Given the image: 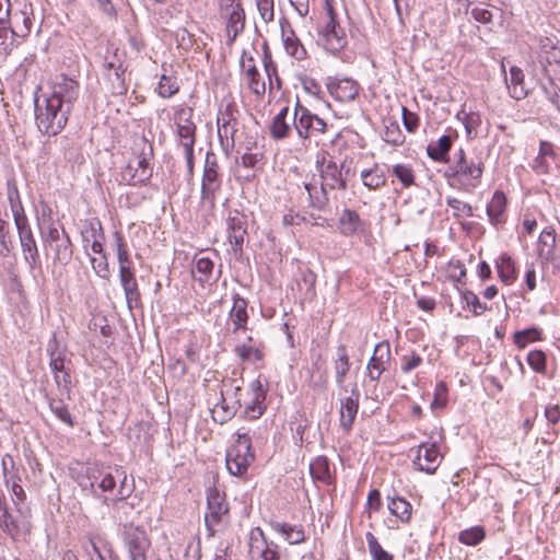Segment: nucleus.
<instances>
[{
    "mask_svg": "<svg viewBox=\"0 0 560 560\" xmlns=\"http://www.w3.org/2000/svg\"><path fill=\"white\" fill-rule=\"evenodd\" d=\"M70 109L47 95L35 97V120L40 132L58 135L67 125Z\"/></svg>",
    "mask_w": 560,
    "mask_h": 560,
    "instance_id": "obj_1",
    "label": "nucleus"
},
{
    "mask_svg": "<svg viewBox=\"0 0 560 560\" xmlns=\"http://www.w3.org/2000/svg\"><path fill=\"white\" fill-rule=\"evenodd\" d=\"M10 203L24 260L33 271L40 267V259L30 221L19 197L16 200L10 197Z\"/></svg>",
    "mask_w": 560,
    "mask_h": 560,
    "instance_id": "obj_2",
    "label": "nucleus"
},
{
    "mask_svg": "<svg viewBox=\"0 0 560 560\" xmlns=\"http://www.w3.org/2000/svg\"><path fill=\"white\" fill-rule=\"evenodd\" d=\"M230 506L225 492L215 485L207 488V512L205 525L209 537H213L229 523Z\"/></svg>",
    "mask_w": 560,
    "mask_h": 560,
    "instance_id": "obj_3",
    "label": "nucleus"
},
{
    "mask_svg": "<svg viewBox=\"0 0 560 560\" xmlns=\"http://www.w3.org/2000/svg\"><path fill=\"white\" fill-rule=\"evenodd\" d=\"M299 140L305 148L310 145H324L332 126L328 125L318 115L311 112L293 124Z\"/></svg>",
    "mask_w": 560,
    "mask_h": 560,
    "instance_id": "obj_4",
    "label": "nucleus"
},
{
    "mask_svg": "<svg viewBox=\"0 0 560 560\" xmlns=\"http://www.w3.org/2000/svg\"><path fill=\"white\" fill-rule=\"evenodd\" d=\"M236 436L235 444L226 452V468L233 476H243L255 460V454L248 432L238 431Z\"/></svg>",
    "mask_w": 560,
    "mask_h": 560,
    "instance_id": "obj_5",
    "label": "nucleus"
},
{
    "mask_svg": "<svg viewBox=\"0 0 560 560\" xmlns=\"http://www.w3.org/2000/svg\"><path fill=\"white\" fill-rule=\"evenodd\" d=\"M222 188V174L220 173V165L217 155L212 151L206 153L200 200L201 203L213 209L217 201V195Z\"/></svg>",
    "mask_w": 560,
    "mask_h": 560,
    "instance_id": "obj_6",
    "label": "nucleus"
},
{
    "mask_svg": "<svg viewBox=\"0 0 560 560\" xmlns=\"http://www.w3.org/2000/svg\"><path fill=\"white\" fill-rule=\"evenodd\" d=\"M135 491V481L131 478L128 482H121L118 486L115 498L104 499V503L110 505L114 511V516L120 522V526L125 523H132L133 515L141 513L140 502L136 501V498L129 501L131 494Z\"/></svg>",
    "mask_w": 560,
    "mask_h": 560,
    "instance_id": "obj_7",
    "label": "nucleus"
},
{
    "mask_svg": "<svg viewBox=\"0 0 560 560\" xmlns=\"http://www.w3.org/2000/svg\"><path fill=\"white\" fill-rule=\"evenodd\" d=\"M119 534L130 560H148L151 539L142 526L125 523L121 525Z\"/></svg>",
    "mask_w": 560,
    "mask_h": 560,
    "instance_id": "obj_8",
    "label": "nucleus"
},
{
    "mask_svg": "<svg viewBox=\"0 0 560 560\" xmlns=\"http://www.w3.org/2000/svg\"><path fill=\"white\" fill-rule=\"evenodd\" d=\"M86 478L90 481V487L94 493L95 487H97L102 492H113L116 488L117 482L121 485V482H128V477L126 471L120 467H104L97 464H94L86 469Z\"/></svg>",
    "mask_w": 560,
    "mask_h": 560,
    "instance_id": "obj_9",
    "label": "nucleus"
},
{
    "mask_svg": "<svg viewBox=\"0 0 560 560\" xmlns=\"http://www.w3.org/2000/svg\"><path fill=\"white\" fill-rule=\"evenodd\" d=\"M350 168H345V164L338 165L335 161L323 160L319 173L322 178V185L329 189L346 190L347 189V176Z\"/></svg>",
    "mask_w": 560,
    "mask_h": 560,
    "instance_id": "obj_10",
    "label": "nucleus"
},
{
    "mask_svg": "<svg viewBox=\"0 0 560 560\" xmlns=\"http://www.w3.org/2000/svg\"><path fill=\"white\" fill-rule=\"evenodd\" d=\"M392 360L390 345L383 340L374 347V351L366 364L368 377L372 382H378L383 373L388 369Z\"/></svg>",
    "mask_w": 560,
    "mask_h": 560,
    "instance_id": "obj_11",
    "label": "nucleus"
},
{
    "mask_svg": "<svg viewBox=\"0 0 560 560\" xmlns=\"http://www.w3.org/2000/svg\"><path fill=\"white\" fill-rule=\"evenodd\" d=\"M482 163L475 162L474 160L468 161L464 149H459L454 154V161L450 171L446 172L447 178H457L464 176L470 179H479L482 175Z\"/></svg>",
    "mask_w": 560,
    "mask_h": 560,
    "instance_id": "obj_12",
    "label": "nucleus"
},
{
    "mask_svg": "<svg viewBox=\"0 0 560 560\" xmlns=\"http://www.w3.org/2000/svg\"><path fill=\"white\" fill-rule=\"evenodd\" d=\"M249 555L252 558H261L262 560H280L278 545L268 542L264 532L257 527L250 532Z\"/></svg>",
    "mask_w": 560,
    "mask_h": 560,
    "instance_id": "obj_13",
    "label": "nucleus"
},
{
    "mask_svg": "<svg viewBox=\"0 0 560 560\" xmlns=\"http://www.w3.org/2000/svg\"><path fill=\"white\" fill-rule=\"evenodd\" d=\"M79 96V83L67 75H60L57 78L52 86V92L48 95V98H56L60 101L62 106L68 107L70 110L73 103Z\"/></svg>",
    "mask_w": 560,
    "mask_h": 560,
    "instance_id": "obj_14",
    "label": "nucleus"
},
{
    "mask_svg": "<svg viewBox=\"0 0 560 560\" xmlns=\"http://www.w3.org/2000/svg\"><path fill=\"white\" fill-rule=\"evenodd\" d=\"M246 222V217L243 213L236 210L229 212L226 219L229 240L233 245L234 253L238 255L243 253L244 238L247 234Z\"/></svg>",
    "mask_w": 560,
    "mask_h": 560,
    "instance_id": "obj_15",
    "label": "nucleus"
},
{
    "mask_svg": "<svg viewBox=\"0 0 560 560\" xmlns=\"http://www.w3.org/2000/svg\"><path fill=\"white\" fill-rule=\"evenodd\" d=\"M360 390L357 383H353L350 396L340 399V425L345 431H350L359 410Z\"/></svg>",
    "mask_w": 560,
    "mask_h": 560,
    "instance_id": "obj_16",
    "label": "nucleus"
},
{
    "mask_svg": "<svg viewBox=\"0 0 560 560\" xmlns=\"http://www.w3.org/2000/svg\"><path fill=\"white\" fill-rule=\"evenodd\" d=\"M151 176L152 170L145 155L131 160L122 172V178L132 186L148 182Z\"/></svg>",
    "mask_w": 560,
    "mask_h": 560,
    "instance_id": "obj_17",
    "label": "nucleus"
},
{
    "mask_svg": "<svg viewBox=\"0 0 560 560\" xmlns=\"http://www.w3.org/2000/svg\"><path fill=\"white\" fill-rule=\"evenodd\" d=\"M265 399L266 392L262 387V384L259 380H256L250 383V400L244 401V412L243 418L255 420L258 419L265 411Z\"/></svg>",
    "mask_w": 560,
    "mask_h": 560,
    "instance_id": "obj_18",
    "label": "nucleus"
},
{
    "mask_svg": "<svg viewBox=\"0 0 560 560\" xmlns=\"http://www.w3.org/2000/svg\"><path fill=\"white\" fill-rule=\"evenodd\" d=\"M441 458L439 448L435 444L422 443L419 446L413 464L419 470L425 471L427 474H433L438 469Z\"/></svg>",
    "mask_w": 560,
    "mask_h": 560,
    "instance_id": "obj_19",
    "label": "nucleus"
},
{
    "mask_svg": "<svg viewBox=\"0 0 560 560\" xmlns=\"http://www.w3.org/2000/svg\"><path fill=\"white\" fill-rule=\"evenodd\" d=\"M119 281L122 287L127 305L130 310L141 303V294L132 268H119Z\"/></svg>",
    "mask_w": 560,
    "mask_h": 560,
    "instance_id": "obj_20",
    "label": "nucleus"
},
{
    "mask_svg": "<svg viewBox=\"0 0 560 560\" xmlns=\"http://www.w3.org/2000/svg\"><path fill=\"white\" fill-rule=\"evenodd\" d=\"M326 85L329 94L342 103L353 101L358 95V84L350 79L329 78Z\"/></svg>",
    "mask_w": 560,
    "mask_h": 560,
    "instance_id": "obj_21",
    "label": "nucleus"
},
{
    "mask_svg": "<svg viewBox=\"0 0 560 560\" xmlns=\"http://www.w3.org/2000/svg\"><path fill=\"white\" fill-rule=\"evenodd\" d=\"M240 63L248 79L249 90L258 96L264 95L266 91V84L260 79V74L255 66L253 56L244 50Z\"/></svg>",
    "mask_w": 560,
    "mask_h": 560,
    "instance_id": "obj_22",
    "label": "nucleus"
},
{
    "mask_svg": "<svg viewBox=\"0 0 560 560\" xmlns=\"http://www.w3.org/2000/svg\"><path fill=\"white\" fill-rule=\"evenodd\" d=\"M338 225L342 235L352 236L354 234L364 233L368 223L360 218L357 211L343 209L338 219Z\"/></svg>",
    "mask_w": 560,
    "mask_h": 560,
    "instance_id": "obj_23",
    "label": "nucleus"
},
{
    "mask_svg": "<svg viewBox=\"0 0 560 560\" xmlns=\"http://www.w3.org/2000/svg\"><path fill=\"white\" fill-rule=\"evenodd\" d=\"M81 235L85 248L91 246V249L95 254H103L102 241L104 240V233L102 224L97 219L88 221L81 232Z\"/></svg>",
    "mask_w": 560,
    "mask_h": 560,
    "instance_id": "obj_24",
    "label": "nucleus"
},
{
    "mask_svg": "<svg viewBox=\"0 0 560 560\" xmlns=\"http://www.w3.org/2000/svg\"><path fill=\"white\" fill-rule=\"evenodd\" d=\"M192 109L182 108L176 115L177 135L180 139L182 144L188 142H196V125L191 120Z\"/></svg>",
    "mask_w": 560,
    "mask_h": 560,
    "instance_id": "obj_25",
    "label": "nucleus"
},
{
    "mask_svg": "<svg viewBox=\"0 0 560 560\" xmlns=\"http://www.w3.org/2000/svg\"><path fill=\"white\" fill-rule=\"evenodd\" d=\"M294 130L292 124V117H289V107L284 106L280 112L272 118L269 132L271 138L275 140H283L288 138Z\"/></svg>",
    "mask_w": 560,
    "mask_h": 560,
    "instance_id": "obj_26",
    "label": "nucleus"
},
{
    "mask_svg": "<svg viewBox=\"0 0 560 560\" xmlns=\"http://www.w3.org/2000/svg\"><path fill=\"white\" fill-rule=\"evenodd\" d=\"M226 16V34L228 42L232 44L236 37L244 31L245 27V12L241 3L225 12Z\"/></svg>",
    "mask_w": 560,
    "mask_h": 560,
    "instance_id": "obj_27",
    "label": "nucleus"
},
{
    "mask_svg": "<svg viewBox=\"0 0 560 560\" xmlns=\"http://www.w3.org/2000/svg\"><path fill=\"white\" fill-rule=\"evenodd\" d=\"M229 399H231L230 392L222 389L220 392V401L211 409L212 419L220 424L226 423L237 413L235 411V402H230Z\"/></svg>",
    "mask_w": 560,
    "mask_h": 560,
    "instance_id": "obj_28",
    "label": "nucleus"
},
{
    "mask_svg": "<svg viewBox=\"0 0 560 560\" xmlns=\"http://www.w3.org/2000/svg\"><path fill=\"white\" fill-rule=\"evenodd\" d=\"M350 360L345 345H340L336 350V359L334 361L335 378L337 385L345 392H348L345 385L346 376L350 371Z\"/></svg>",
    "mask_w": 560,
    "mask_h": 560,
    "instance_id": "obj_29",
    "label": "nucleus"
},
{
    "mask_svg": "<svg viewBox=\"0 0 560 560\" xmlns=\"http://www.w3.org/2000/svg\"><path fill=\"white\" fill-rule=\"evenodd\" d=\"M457 138V135H455ZM454 137L451 135L442 136L436 142H432L427 147V153L430 159L440 163H447L450 161V150L453 144Z\"/></svg>",
    "mask_w": 560,
    "mask_h": 560,
    "instance_id": "obj_30",
    "label": "nucleus"
},
{
    "mask_svg": "<svg viewBox=\"0 0 560 560\" xmlns=\"http://www.w3.org/2000/svg\"><path fill=\"white\" fill-rule=\"evenodd\" d=\"M85 551L91 560H118L110 544L102 538L90 539Z\"/></svg>",
    "mask_w": 560,
    "mask_h": 560,
    "instance_id": "obj_31",
    "label": "nucleus"
},
{
    "mask_svg": "<svg viewBox=\"0 0 560 560\" xmlns=\"http://www.w3.org/2000/svg\"><path fill=\"white\" fill-rule=\"evenodd\" d=\"M506 197L503 191L495 190L487 206V214L492 225L498 226L504 222Z\"/></svg>",
    "mask_w": 560,
    "mask_h": 560,
    "instance_id": "obj_32",
    "label": "nucleus"
},
{
    "mask_svg": "<svg viewBox=\"0 0 560 560\" xmlns=\"http://www.w3.org/2000/svg\"><path fill=\"white\" fill-rule=\"evenodd\" d=\"M247 301L240 296V294L233 295V306L230 312V318L234 325L233 332H237L238 330H245L247 328Z\"/></svg>",
    "mask_w": 560,
    "mask_h": 560,
    "instance_id": "obj_33",
    "label": "nucleus"
},
{
    "mask_svg": "<svg viewBox=\"0 0 560 560\" xmlns=\"http://www.w3.org/2000/svg\"><path fill=\"white\" fill-rule=\"evenodd\" d=\"M280 24L282 28V39L285 51L290 56L294 57L296 60H303L306 57V50L302 45L301 40L295 35V32L292 28H290L289 33H285L284 24L290 26L289 22L285 19H283Z\"/></svg>",
    "mask_w": 560,
    "mask_h": 560,
    "instance_id": "obj_34",
    "label": "nucleus"
},
{
    "mask_svg": "<svg viewBox=\"0 0 560 560\" xmlns=\"http://www.w3.org/2000/svg\"><path fill=\"white\" fill-rule=\"evenodd\" d=\"M270 527L279 533L290 545H298L305 540V532L301 525H290L282 522H270Z\"/></svg>",
    "mask_w": 560,
    "mask_h": 560,
    "instance_id": "obj_35",
    "label": "nucleus"
},
{
    "mask_svg": "<svg viewBox=\"0 0 560 560\" xmlns=\"http://www.w3.org/2000/svg\"><path fill=\"white\" fill-rule=\"evenodd\" d=\"M360 177L363 186L370 190H377L386 184L385 173L377 165L362 170Z\"/></svg>",
    "mask_w": 560,
    "mask_h": 560,
    "instance_id": "obj_36",
    "label": "nucleus"
},
{
    "mask_svg": "<svg viewBox=\"0 0 560 560\" xmlns=\"http://www.w3.org/2000/svg\"><path fill=\"white\" fill-rule=\"evenodd\" d=\"M509 84L510 95L515 100H522L527 95V91L524 85V73L522 69L517 67H511L510 78H505Z\"/></svg>",
    "mask_w": 560,
    "mask_h": 560,
    "instance_id": "obj_37",
    "label": "nucleus"
},
{
    "mask_svg": "<svg viewBox=\"0 0 560 560\" xmlns=\"http://www.w3.org/2000/svg\"><path fill=\"white\" fill-rule=\"evenodd\" d=\"M495 266L498 276L503 283L510 284L516 279L517 275L515 262L510 255L505 253L500 255L495 261Z\"/></svg>",
    "mask_w": 560,
    "mask_h": 560,
    "instance_id": "obj_38",
    "label": "nucleus"
},
{
    "mask_svg": "<svg viewBox=\"0 0 560 560\" xmlns=\"http://www.w3.org/2000/svg\"><path fill=\"white\" fill-rule=\"evenodd\" d=\"M322 40L324 47L332 55H338L348 44L347 34L340 25Z\"/></svg>",
    "mask_w": 560,
    "mask_h": 560,
    "instance_id": "obj_39",
    "label": "nucleus"
},
{
    "mask_svg": "<svg viewBox=\"0 0 560 560\" xmlns=\"http://www.w3.org/2000/svg\"><path fill=\"white\" fill-rule=\"evenodd\" d=\"M55 252V261L60 264H68L72 258V243L65 230H62L61 238L54 243L51 246Z\"/></svg>",
    "mask_w": 560,
    "mask_h": 560,
    "instance_id": "obj_40",
    "label": "nucleus"
},
{
    "mask_svg": "<svg viewBox=\"0 0 560 560\" xmlns=\"http://www.w3.org/2000/svg\"><path fill=\"white\" fill-rule=\"evenodd\" d=\"M214 262L209 257H197L195 269L192 270L195 279L201 283H208L212 279Z\"/></svg>",
    "mask_w": 560,
    "mask_h": 560,
    "instance_id": "obj_41",
    "label": "nucleus"
},
{
    "mask_svg": "<svg viewBox=\"0 0 560 560\" xmlns=\"http://www.w3.org/2000/svg\"><path fill=\"white\" fill-rule=\"evenodd\" d=\"M388 510L404 523H408L411 518L412 506L401 497L389 498Z\"/></svg>",
    "mask_w": 560,
    "mask_h": 560,
    "instance_id": "obj_42",
    "label": "nucleus"
},
{
    "mask_svg": "<svg viewBox=\"0 0 560 560\" xmlns=\"http://www.w3.org/2000/svg\"><path fill=\"white\" fill-rule=\"evenodd\" d=\"M540 51L546 61L560 63V40L556 37H544L540 39Z\"/></svg>",
    "mask_w": 560,
    "mask_h": 560,
    "instance_id": "obj_43",
    "label": "nucleus"
},
{
    "mask_svg": "<svg viewBox=\"0 0 560 560\" xmlns=\"http://www.w3.org/2000/svg\"><path fill=\"white\" fill-rule=\"evenodd\" d=\"M237 121L234 120L233 124L230 125H220L218 127V137L221 144V148L229 153L235 145V133L237 131L236 128Z\"/></svg>",
    "mask_w": 560,
    "mask_h": 560,
    "instance_id": "obj_44",
    "label": "nucleus"
},
{
    "mask_svg": "<svg viewBox=\"0 0 560 560\" xmlns=\"http://www.w3.org/2000/svg\"><path fill=\"white\" fill-rule=\"evenodd\" d=\"M316 275L311 269H301L300 279L298 280V288L303 291L305 299H313L315 296Z\"/></svg>",
    "mask_w": 560,
    "mask_h": 560,
    "instance_id": "obj_45",
    "label": "nucleus"
},
{
    "mask_svg": "<svg viewBox=\"0 0 560 560\" xmlns=\"http://www.w3.org/2000/svg\"><path fill=\"white\" fill-rule=\"evenodd\" d=\"M557 153L555 151V147L549 141H540L539 145V154L536 159L537 168L541 173H547L549 171V162L548 159H551L552 161L556 160Z\"/></svg>",
    "mask_w": 560,
    "mask_h": 560,
    "instance_id": "obj_46",
    "label": "nucleus"
},
{
    "mask_svg": "<svg viewBox=\"0 0 560 560\" xmlns=\"http://www.w3.org/2000/svg\"><path fill=\"white\" fill-rule=\"evenodd\" d=\"M314 479L328 483L330 480L329 462L325 456H317L310 465Z\"/></svg>",
    "mask_w": 560,
    "mask_h": 560,
    "instance_id": "obj_47",
    "label": "nucleus"
},
{
    "mask_svg": "<svg viewBox=\"0 0 560 560\" xmlns=\"http://www.w3.org/2000/svg\"><path fill=\"white\" fill-rule=\"evenodd\" d=\"M9 28L13 36L24 37L26 36L32 26V21L28 16H25L23 13L15 14L9 21Z\"/></svg>",
    "mask_w": 560,
    "mask_h": 560,
    "instance_id": "obj_48",
    "label": "nucleus"
},
{
    "mask_svg": "<svg viewBox=\"0 0 560 560\" xmlns=\"http://www.w3.org/2000/svg\"><path fill=\"white\" fill-rule=\"evenodd\" d=\"M9 28L13 36L24 37L26 36L32 26V21L28 16H25L23 13L15 14L9 21Z\"/></svg>",
    "mask_w": 560,
    "mask_h": 560,
    "instance_id": "obj_49",
    "label": "nucleus"
},
{
    "mask_svg": "<svg viewBox=\"0 0 560 560\" xmlns=\"http://www.w3.org/2000/svg\"><path fill=\"white\" fill-rule=\"evenodd\" d=\"M234 353L242 362H258L264 358L262 352L257 347L248 343L235 346Z\"/></svg>",
    "mask_w": 560,
    "mask_h": 560,
    "instance_id": "obj_50",
    "label": "nucleus"
},
{
    "mask_svg": "<svg viewBox=\"0 0 560 560\" xmlns=\"http://www.w3.org/2000/svg\"><path fill=\"white\" fill-rule=\"evenodd\" d=\"M486 537V532L482 526H475L464 529L459 533L458 540L467 546H476Z\"/></svg>",
    "mask_w": 560,
    "mask_h": 560,
    "instance_id": "obj_51",
    "label": "nucleus"
},
{
    "mask_svg": "<svg viewBox=\"0 0 560 560\" xmlns=\"http://www.w3.org/2000/svg\"><path fill=\"white\" fill-rule=\"evenodd\" d=\"M179 90V85L177 82L176 77L162 74L159 86H158V93L163 98H170L173 95H175Z\"/></svg>",
    "mask_w": 560,
    "mask_h": 560,
    "instance_id": "obj_52",
    "label": "nucleus"
},
{
    "mask_svg": "<svg viewBox=\"0 0 560 560\" xmlns=\"http://www.w3.org/2000/svg\"><path fill=\"white\" fill-rule=\"evenodd\" d=\"M541 330L536 327L518 330L514 334V343L524 349L528 342L541 340Z\"/></svg>",
    "mask_w": 560,
    "mask_h": 560,
    "instance_id": "obj_53",
    "label": "nucleus"
},
{
    "mask_svg": "<svg viewBox=\"0 0 560 560\" xmlns=\"http://www.w3.org/2000/svg\"><path fill=\"white\" fill-rule=\"evenodd\" d=\"M49 408L52 413L68 427H73L74 421L72 416L70 415L67 405L61 399L50 398L49 399Z\"/></svg>",
    "mask_w": 560,
    "mask_h": 560,
    "instance_id": "obj_54",
    "label": "nucleus"
},
{
    "mask_svg": "<svg viewBox=\"0 0 560 560\" xmlns=\"http://www.w3.org/2000/svg\"><path fill=\"white\" fill-rule=\"evenodd\" d=\"M392 173L405 188L415 185V173L410 165L395 164L392 168Z\"/></svg>",
    "mask_w": 560,
    "mask_h": 560,
    "instance_id": "obj_55",
    "label": "nucleus"
},
{
    "mask_svg": "<svg viewBox=\"0 0 560 560\" xmlns=\"http://www.w3.org/2000/svg\"><path fill=\"white\" fill-rule=\"evenodd\" d=\"M383 139L393 145H401L405 142V135L400 130L398 122L390 121L385 126Z\"/></svg>",
    "mask_w": 560,
    "mask_h": 560,
    "instance_id": "obj_56",
    "label": "nucleus"
},
{
    "mask_svg": "<svg viewBox=\"0 0 560 560\" xmlns=\"http://www.w3.org/2000/svg\"><path fill=\"white\" fill-rule=\"evenodd\" d=\"M0 527L9 535L13 536L19 530L18 523L8 512L4 505L3 497L0 494Z\"/></svg>",
    "mask_w": 560,
    "mask_h": 560,
    "instance_id": "obj_57",
    "label": "nucleus"
},
{
    "mask_svg": "<svg viewBox=\"0 0 560 560\" xmlns=\"http://www.w3.org/2000/svg\"><path fill=\"white\" fill-rule=\"evenodd\" d=\"M339 21L337 20V14L332 8V5H328L326 15L324 16L323 24L318 27V35L323 39L329 33H331L335 28L339 26Z\"/></svg>",
    "mask_w": 560,
    "mask_h": 560,
    "instance_id": "obj_58",
    "label": "nucleus"
},
{
    "mask_svg": "<svg viewBox=\"0 0 560 560\" xmlns=\"http://www.w3.org/2000/svg\"><path fill=\"white\" fill-rule=\"evenodd\" d=\"M13 249L9 223L0 218V256L8 257Z\"/></svg>",
    "mask_w": 560,
    "mask_h": 560,
    "instance_id": "obj_59",
    "label": "nucleus"
},
{
    "mask_svg": "<svg viewBox=\"0 0 560 560\" xmlns=\"http://www.w3.org/2000/svg\"><path fill=\"white\" fill-rule=\"evenodd\" d=\"M366 541L373 560H393V556L383 549L372 533L366 534Z\"/></svg>",
    "mask_w": 560,
    "mask_h": 560,
    "instance_id": "obj_60",
    "label": "nucleus"
},
{
    "mask_svg": "<svg viewBox=\"0 0 560 560\" xmlns=\"http://www.w3.org/2000/svg\"><path fill=\"white\" fill-rule=\"evenodd\" d=\"M462 299L466 306L471 307L475 316H479L488 310L487 304L481 303L479 298L470 290L463 291Z\"/></svg>",
    "mask_w": 560,
    "mask_h": 560,
    "instance_id": "obj_61",
    "label": "nucleus"
},
{
    "mask_svg": "<svg viewBox=\"0 0 560 560\" xmlns=\"http://www.w3.org/2000/svg\"><path fill=\"white\" fill-rule=\"evenodd\" d=\"M528 365L537 373H544L547 366L546 353L541 350H533L527 354Z\"/></svg>",
    "mask_w": 560,
    "mask_h": 560,
    "instance_id": "obj_62",
    "label": "nucleus"
},
{
    "mask_svg": "<svg viewBox=\"0 0 560 560\" xmlns=\"http://www.w3.org/2000/svg\"><path fill=\"white\" fill-rule=\"evenodd\" d=\"M115 243H116V249H117V258L119 268L126 267L127 269L132 268L131 261L129 259V254L126 247V244L124 242V238L120 233L115 232Z\"/></svg>",
    "mask_w": 560,
    "mask_h": 560,
    "instance_id": "obj_63",
    "label": "nucleus"
},
{
    "mask_svg": "<svg viewBox=\"0 0 560 560\" xmlns=\"http://www.w3.org/2000/svg\"><path fill=\"white\" fill-rule=\"evenodd\" d=\"M446 205L453 209V217L455 218H459L463 214L467 217L474 215L472 207L469 203L464 202L457 198L447 197Z\"/></svg>",
    "mask_w": 560,
    "mask_h": 560,
    "instance_id": "obj_64",
    "label": "nucleus"
}]
</instances>
